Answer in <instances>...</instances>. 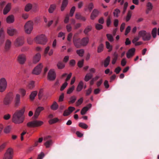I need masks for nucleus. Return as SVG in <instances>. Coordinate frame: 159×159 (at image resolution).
<instances>
[{"mask_svg":"<svg viewBox=\"0 0 159 159\" xmlns=\"http://www.w3.org/2000/svg\"><path fill=\"white\" fill-rule=\"evenodd\" d=\"M139 37H142V40L144 41H148L151 38V34L149 32H147L145 30H142L139 31L138 33Z\"/></svg>","mask_w":159,"mask_h":159,"instance_id":"1","label":"nucleus"},{"mask_svg":"<svg viewBox=\"0 0 159 159\" xmlns=\"http://www.w3.org/2000/svg\"><path fill=\"white\" fill-rule=\"evenodd\" d=\"M13 98V96L11 93H9L7 94L3 99V104L4 105L9 106L11 104Z\"/></svg>","mask_w":159,"mask_h":159,"instance_id":"2","label":"nucleus"},{"mask_svg":"<svg viewBox=\"0 0 159 159\" xmlns=\"http://www.w3.org/2000/svg\"><path fill=\"white\" fill-rule=\"evenodd\" d=\"M35 41L37 43L44 44L47 42V39L45 36L43 34L37 36L35 39Z\"/></svg>","mask_w":159,"mask_h":159,"instance_id":"3","label":"nucleus"},{"mask_svg":"<svg viewBox=\"0 0 159 159\" xmlns=\"http://www.w3.org/2000/svg\"><path fill=\"white\" fill-rule=\"evenodd\" d=\"M33 22L31 20H29L25 23V30L26 33L30 34L31 33L33 29Z\"/></svg>","mask_w":159,"mask_h":159,"instance_id":"4","label":"nucleus"},{"mask_svg":"<svg viewBox=\"0 0 159 159\" xmlns=\"http://www.w3.org/2000/svg\"><path fill=\"white\" fill-rule=\"evenodd\" d=\"M12 121L15 124L20 123V110H17L12 116Z\"/></svg>","mask_w":159,"mask_h":159,"instance_id":"5","label":"nucleus"},{"mask_svg":"<svg viewBox=\"0 0 159 159\" xmlns=\"http://www.w3.org/2000/svg\"><path fill=\"white\" fill-rule=\"evenodd\" d=\"M13 104L14 107L17 108L20 106V94L17 93L15 94L14 98Z\"/></svg>","mask_w":159,"mask_h":159,"instance_id":"6","label":"nucleus"},{"mask_svg":"<svg viewBox=\"0 0 159 159\" xmlns=\"http://www.w3.org/2000/svg\"><path fill=\"white\" fill-rule=\"evenodd\" d=\"M7 82L5 78H2L0 79V92L4 91L7 87Z\"/></svg>","mask_w":159,"mask_h":159,"instance_id":"7","label":"nucleus"},{"mask_svg":"<svg viewBox=\"0 0 159 159\" xmlns=\"http://www.w3.org/2000/svg\"><path fill=\"white\" fill-rule=\"evenodd\" d=\"M43 124V122L41 121L34 120L28 122L27 126L29 127H35L41 126Z\"/></svg>","mask_w":159,"mask_h":159,"instance_id":"8","label":"nucleus"},{"mask_svg":"<svg viewBox=\"0 0 159 159\" xmlns=\"http://www.w3.org/2000/svg\"><path fill=\"white\" fill-rule=\"evenodd\" d=\"M56 77V74L55 71L53 69H51L49 71L48 75V80L50 81L54 80Z\"/></svg>","mask_w":159,"mask_h":159,"instance_id":"9","label":"nucleus"},{"mask_svg":"<svg viewBox=\"0 0 159 159\" xmlns=\"http://www.w3.org/2000/svg\"><path fill=\"white\" fill-rule=\"evenodd\" d=\"M74 36L73 41L74 45L77 48H80L82 47L81 39L80 38H76Z\"/></svg>","mask_w":159,"mask_h":159,"instance_id":"10","label":"nucleus"},{"mask_svg":"<svg viewBox=\"0 0 159 159\" xmlns=\"http://www.w3.org/2000/svg\"><path fill=\"white\" fill-rule=\"evenodd\" d=\"M12 150L11 149H9L5 154L3 159H12Z\"/></svg>","mask_w":159,"mask_h":159,"instance_id":"11","label":"nucleus"},{"mask_svg":"<svg viewBox=\"0 0 159 159\" xmlns=\"http://www.w3.org/2000/svg\"><path fill=\"white\" fill-rule=\"evenodd\" d=\"M44 110V108L43 107L39 106L38 107L35 111L34 117V119H37L39 116L40 113Z\"/></svg>","mask_w":159,"mask_h":159,"instance_id":"12","label":"nucleus"},{"mask_svg":"<svg viewBox=\"0 0 159 159\" xmlns=\"http://www.w3.org/2000/svg\"><path fill=\"white\" fill-rule=\"evenodd\" d=\"M42 67L43 66L42 64H39L32 71L33 74L36 75L39 74L41 72Z\"/></svg>","mask_w":159,"mask_h":159,"instance_id":"13","label":"nucleus"},{"mask_svg":"<svg viewBox=\"0 0 159 159\" xmlns=\"http://www.w3.org/2000/svg\"><path fill=\"white\" fill-rule=\"evenodd\" d=\"M7 33L10 36H12L16 34L17 31L16 29L14 28H9L7 29Z\"/></svg>","mask_w":159,"mask_h":159,"instance_id":"14","label":"nucleus"},{"mask_svg":"<svg viewBox=\"0 0 159 159\" xmlns=\"http://www.w3.org/2000/svg\"><path fill=\"white\" fill-rule=\"evenodd\" d=\"M135 49L134 48H132L129 50L126 53V57L128 58L132 57L134 54Z\"/></svg>","mask_w":159,"mask_h":159,"instance_id":"15","label":"nucleus"},{"mask_svg":"<svg viewBox=\"0 0 159 159\" xmlns=\"http://www.w3.org/2000/svg\"><path fill=\"white\" fill-rule=\"evenodd\" d=\"M11 42L9 39L7 40L5 42L4 49L6 51L9 50L11 47Z\"/></svg>","mask_w":159,"mask_h":159,"instance_id":"16","label":"nucleus"},{"mask_svg":"<svg viewBox=\"0 0 159 159\" xmlns=\"http://www.w3.org/2000/svg\"><path fill=\"white\" fill-rule=\"evenodd\" d=\"M89 41V39L88 37H84L81 39L82 47H84L87 46Z\"/></svg>","mask_w":159,"mask_h":159,"instance_id":"17","label":"nucleus"},{"mask_svg":"<svg viewBox=\"0 0 159 159\" xmlns=\"http://www.w3.org/2000/svg\"><path fill=\"white\" fill-rule=\"evenodd\" d=\"M11 4V3H8L5 6L3 10L4 15H6L10 10Z\"/></svg>","mask_w":159,"mask_h":159,"instance_id":"18","label":"nucleus"},{"mask_svg":"<svg viewBox=\"0 0 159 159\" xmlns=\"http://www.w3.org/2000/svg\"><path fill=\"white\" fill-rule=\"evenodd\" d=\"M98 14L99 11L97 9H94L91 14L90 16L91 19L92 20H94L98 16Z\"/></svg>","mask_w":159,"mask_h":159,"instance_id":"19","label":"nucleus"},{"mask_svg":"<svg viewBox=\"0 0 159 159\" xmlns=\"http://www.w3.org/2000/svg\"><path fill=\"white\" fill-rule=\"evenodd\" d=\"M91 104H89L87 106L83 107L81 111V114L82 115H84L85 114L86 112L91 107Z\"/></svg>","mask_w":159,"mask_h":159,"instance_id":"20","label":"nucleus"},{"mask_svg":"<svg viewBox=\"0 0 159 159\" xmlns=\"http://www.w3.org/2000/svg\"><path fill=\"white\" fill-rule=\"evenodd\" d=\"M7 23L11 24L14 21V17L13 15H10L8 16L6 19Z\"/></svg>","mask_w":159,"mask_h":159,"instance_id":"21","label":"nucleus"},{"mask_svg":"<svg viewBox=\"0 0 159 159\" xmlns=\"http://www.w3.org/2000/svg\"><path fill=\"white\" fill-rule=\"evenodd\" d=\"M37 93L38 91H34L31 92L29 97L30 100L31 101H34Z\"/></svg>","mask_w":159,"mask_h":159,"instance_id":"22","label":"nucleus"},{"mask_svg":"<svg viewBox=\"0 0 159 159\" xmlns=\"http://www.w3.org/2000/svg\"><path fill=\"white\" fill-rule=\"evenodd\" d=\"M41 58V55L40 53H37L34 57L33 62L36 63L39 62Z\"/></svg>","mask_w":159,"mask_h":159,"instance_id":"23","label":"nucleus"},{"mask_svg":"<svg viewBox=\"0 0 159 159\" xmlns=\"http://www.w3.org/2000/svg\"><path fill=\"white\" fill-rule=\"evenodd\" d=\"M84 85V83L83 81H80L76 89V90L77 92L80 91L83 89Z\"/></svg>","mask_w":159,"mask_h":159,"instance_id":"24","label":"nucleus"},{"mask_svg":"<svg viewBox=\"0 0 159 159\" xmlns=\"http://www.w3.org/2000/svg\"><path fill=\"white\" fill-rule=\"evenodd\" d=\"M113 57L112 58L111 63L112 64H114L117 59L118 54L116 52H115L113 55Z\"/></svg>","mask_w":159,"mask_h":159,"instance_id":"25","label":"nucleus"},{"mask_svg":"<svg viewBox=\"0 0 159 159\" xmlns=\"http://www.w3.org/2000/svg\"><path fill=\"white\" fill-rule=\"evenodd\" d=\"M76 53L80 57H82L84 53V49H80L76 51Z\"/></svg>","mask_w":159,"mask_h":159,"instance_id":"26","label":"nucleus"},{"mask_svg":"<svg viewBox=\"0 0 159 159\" xmlns=\"http://www.w3.org/2000/svg\"><path fill=\"white\" fill-rule=\"evenodd\" d=\"M77 99V97L76 96L73 95L71 96L69 98V101H68V103L70 104L74 103Z\"/></svg>","mask_w":159,"mask_h":159,"instance_id":"27","label":"nucleus"},{"mask_svg":"<svg viewBox=\"0 0 159 159\" xmlns=\"http://www.w3.org/2000/svg\"><path fill=\"white\" fill-rule=\"evenodd\" d=\"M58 107V105L57 102L54 101L51 106V108L53 110H57Z\"/></svg>","mask_w":159,"mask_h":159,"instance_id":"28","label":"nucleus"},{"mask_svg":"<svg viewBox=\"0 0 159 159\" xmlns=\"http://www.w3.org/2000/svg\"><path fill=\"white\" fill-rule=\"evenodd\" d=\"M12 129V126L9 125L6 127L4 130V132L6 134H8L10 133Z\"/></svg>","mask_w":159,"mask_h":159,"instance_id":"29","label":"nucleus"},{"mask_svg":"<svg viewBox=\"0 0 159 159\" xmlns=\"http://www.w3.org/2000/svg\"><path fill=\"white\" fill-rule=\"evenodd\" d=\"M120 12V11L119 9H115L113 12L114 16L116 18L118 17L119 16Z\"/></svg>","mask_w":159,"mask_h":159,"instance_id":"30","label":"nucleus"},{"mask_svg":"<svg viewBox=\"0 0 159 159\" xmlns=\"http://www.w3.org/2000/svg\"><path fill=\"white\" fill-rule=\"evenodd\" d=\"M25 110V108H24L20 111V123L23 122L25 119V116L23 115Z\"/></svg>","mask_w":159,"mask_h":159,"instance_id":"31","label":"nucleus"},{"mask_svg":"<svg viewBox=\"0 0 159 159\" xmlns=\"http://www.w3.org/2000/svg\"><path fill=\"white\" fill-rule=\"evenodd\" d=\"M110 57L109 56L107 57L105 60L104 61V66L105 67H107L109 64Z\"/></svg>","mask_w":159,"mask_h":159,"instance_id":"32","label":"nucleus"},{"mask_svg":"<svg viewBox=\"0 0 159 159\" xmlns=\"http://www.w3.org/2000/svg\"><path fill=\"white\" fill-rule=\"evenodd\" d=\"M93 77V75L90 73H88L86 75L84 78V80L85 81H88L89 80L91 79Z\"/></svg>","mask_w":159,"mask_h":159,"instance_id":"33","label":"nucleus"},{"mask_svg":"<svg viewBox=\"0 0 159 159\" xmlns=\"http://www.w3.org/2000/svg\"><path fill=\"white\" fill-rule=\"evenodd\" d=\"M132 14V12L131 11H129L127 14L125 18V20L126 22L128 21L130 19Z\"/></svg>","mask_w":159,"mask_h":159,"instance_id":"34","label":"nucleus"},{"mask_svg":"<svg viewBox=\"0 0 159 159\" xmlns=\"http://www.w3.org/2000/svg\"><path fill=\"white\" fill-rule=\"evenodd\" d=\"M26 57L25 56L24 54L20 55V64H24L26 61Z\"/></svg>","mask_w":159,"mask_h":159,"instance_id":"35","label":"nucleus"},{"mask_svg":"<svg viewBox=\"0 0 159 159\" xmlns=\"http://www.w3.org/2000/svg\"><path fill=\"white\" fill-rule=\"evenodd\" d=\"M106 48L108 49V52H110L112 50V46L108 41L106 42Z\"/></svg>","mask_w":159,"mask_h":159,"instance_id":"36","label":"nucleus"},{"mask_svg":"<svg viewBox=\"0 0 159 159\" xmlns=\"http://www.w3.org/2000/svg\"><path fill=\"white\" fill-rule=\"evenodd\" d=\"M56 8V5L55 4L51 5L48 9V11L50 13H52Z\"/></svg>","mask_w":159,"mask_h":159,"instance_id":"37","label":"nucleus"},{"mask_svg":"<svg viewBox=\"0 0 159 159\" xmlns=\"http://www.w3.org/2000/svg\"><path fill=\"white\" fill-rule=\"evenodd\" d=\"M106 36L108 40L110 42H112L114 41V38L113 36L110 34H106Z\"/></svg>","mask_w":159,"mask_h":159,"instance_id":"38","label":"nucleus"},{"mask_svg":"<svg viewBox=\"0 0 159 159\" xmlns=\"http://www.w3.org/2000/svg\"><path fill=\"white\" fill-rule=\"evenodd\" d=\"M52 144V142L51 140H50L46 141L44 143V145L46 148H49Z\"/></svg>","mask_w":159,"mask_h":159,"instance_id":"39","label":"nucleus"},{"mask_svg":"<svg viewBox=\"0 0 159 159\" xmlns=\"http://www.w3.org/2000/svg\"><path fill=\"white\" fill-rule=\"evenodd\" d=\"M79 126L80 127L84 129H86L88 127V126L87 124L82 122L80 123L79 124Z\"/></svg>","mask_w":159,"mask_h":159,"instance_id":"40","label":"nucleus"},{"mask_svg":"<svg viewBox=\"0 0 159 159\" xmlns=\"http://www.w3.org/2000/svg\"><path fill=\"white\" fill-rule=\"evenodd\" d=\"M103 44H100L98 47L97 49V52L100 53L102 52L103 50Z\"/></svg>","mask_w":159,"mask_h":159,"instance_id":"41","label":"nucleus"},{"mask_svg":"<svg viewBox=\"0 0 159 159\" xmlns=\"http://www.w3.org/2000/svg\"><path fill=\"white\" fill-rule=\"evenodd\" d=\"M58 119L57 118H56L50 120L48 122L50 124H52L55 123L56 122H57L58 121Z\"/></svg>","mask_w":159,"mask_h":159,"instance_id":"42","label":"nucleus"},{"mask_svg":"<svg viewBox=\"0 0 159 159\" xmlns=\"http://www.w3.org/2000/svg\"><path fill=\"white\" fill-rule=\"evenodd\" d=\"M57 66L58 69H61L65 67V65L62 62H59L57 64Z\"/></svg>","mask_w":159,"mask_h":159,"instance_id":"43","label":"nucleus"},{"mask_svg":"<svg viewBox=\"0 0 159 159\" xmlns=\"http://www.w3.org/2000/svg\"><path fill=\"white\" fill-rule=\"evenodd\" d=\"M92 27L91 26H88L85 28L84 30V33L85 34H87L92 30Z\"/></svg>","mask_w":159,"mask_h":159,"instance_id":"44","label":"nucleus"},{"mask_svg":"<svg viewBox=\"0 0 159 159\" xmlns=\"http://www.w3.org/2000/svg\"><path fill=\"white\" fill-rule=\"evenodd\" d=\"M157 28H153L152 31V37L155 38L157 36Z\"/></svg>","mask_w":159,"mask_h":159,"instance_id":"45","label":"nucleus"},{"mask_svg":"<svg viewBox=\"0 0 159 159\" xmlns=\"http://www.w3.org/2000/svg\"><path fill=\"white\" fill-rule=\"evenodd\" d=\"M32 7V5L31 4L28 3L25 6V10L26 11H29Z\"/></svg>","mask_w":159,"mask_h":159,"instance_id":"46","label":"nucleus"},{"mask_svg":"<svg viewBox=\"0 0 159 159\" xmlns=\"http://www.w3.org/2000/svg\"><path fill=\"white\" fill-rule=\"evenodd\" d=\"M34 82L33 81H31L29 82L28 87L30 89H32L34 87Z\"/></svg>","mask_w":159,"mask_h":159,"instance_id":"47","label":"nucleus"},{"mask_svg":"<svg viewBox=\"0 0 159 159\" xmlns=\"http://www.w3.org/2000/svg\"><path fill=\"white\" fill-rule=\"evenodd\" d=\"M106 24L107 27H109L111 24V17L110 16H109L107 18Z\"/></svg>","mask_w":159,"mask_h":159,"instance_id":"48","label":"nucleus"},{"mask_svg":"<svg viewBox=\"0 0 159 159\" xmlns=\"http://www.w3.org/2000/svg\"><path fill=\"white\" fill-rule=\"evenodd\" d=\"M43 95V90L42 89H40L38 94V96L39 97V99H40L42 98Z\"/></svg>","mask_w":159,"mask_h":159,"instance_id":"49","label":"nucleus"},{"mask_svg":"<svg viewBox=\"0 0 159 159\" xmlns=\"http://www.w3.org/2000/svg\"><path fill=\"white\" fill-rule=\"evenodd\" d=\"M14 45L16 47H18L20 45V39L19 38H17L15 41Z\"/></svg>","mask_w":159,"mask_h":159,"instance_id":"50","label":"nucleus"},{"mask_svg":"<svg viewBox=\"0 0 159 159\" xmlns=\"http://www.w3.org/2000/svg\"><path fill=\"white\" fill-rule=\"evenodd\" d=\"M75 89V86H72L70 88L67 90V93L68 94H70Z\"/></svg>","mask_w":159,"mask_h":159,"instance_id":"51","label":"nucleus"},{"mask_svg":"<svg viewBox=\"0 0 159 159\" xmlns=\"http://www.w3.org/2000/svg\"><path fill=\"white\" fill-rule=\"evenodd\" d=\"M83 99L82 98H80L76 102V105L77 106H78L81 105L83 102Z\"/></svg>","mask_w":159,"mask_h":159,"instance_id":"52","label":"nucleus"},{"mask_svg":"<svg viewBox=\"0 0 159 159\" xmlns=\"http://www.w3.org/2000/svg\"><path fill=\"white\" fill-rule=\"evenodd\" d=\"M5 37L3 29L0 26V38Z\"/></svg>","mask_w":159,"mask_h":159,"instance_id":"53","label":"nucleus"},{"mask_svg":"<svg viewBox=\"0 0 159 159\" xmlns=\"http://www.w3.org/2000/svg\"><path fill=\"white\" fill-rule=\"evenodd\" d=\"M75 7H73L71 9L70 11V15L71 17H72L73 16L74 12L75 11Z\"/></svg>","mask_w":159,"mask_h":159,"instance_id":"54","label":"nucleus"},{"mask_svg":"<svg viewBox=\"0 0 159 159\" xmlns=\"http://www.w3.org/2000/svg\"><path fill=\"white\" fill-rule=\"evenodd\" d=\"M11 117V115L9 114H7L4 115L3 117L5 120H9Z\"/></svg>","mask_w":159,"mask_h":159,"instance_id":"55","label":"nucleus"},{"mask_svg":"<svg viewBox=\"0 0 159 159\" xmlns=\"http://www.w3.org/2000/svg\"><path fill=\"white\" fill-rule=\"evenodd\" d=\"M26 91L24 89H20V96L24 97L26 94Z\"/></svg>","mask_w":159,"mask_h":159,"instance_id":"56","label":"nucleus"},{"mask_svg":"<svg viewBox=\"0 0 159 159\" xmlns=\"http://www.w3.org/2000/svg\"><path fill=\"white\" fill-rule=\"evenodd\" d=\"M73 36V34L72 33H70L69 34L67 35V40L69 42H70L71 40V39L72 38V37Z\"/></svg>","mask_w":159,"mask_h":159,"instance_id":"57","label":"nucleus"},{"mask_svg":"<svg viewBox=\"0 0 159 159\" xmlns=\"http://www.w3.org/2000/svg\"><path fill=\"white\" fill-rule=\"evenodd\" d=\"M84 60L83 59L78 61V66L79 67L81 68L83 66L84 63Z\"/></svg>","mask_w":159,"mask_h":159,"instance_id":"58","label":"nucleus"},{"mask_svg":"<svg viewBox=\"0 0 159 159\" xmlns=\"http://www.w3.org/2000/svg\"><path fill=\"white\" fill-rule=\"evenodd\" d=\"M147 7H148V9L149 10H151L153 7V6L152 3L150 2H148L147 4Z\"/></svg>","mask_w":159,"mask_h":159,"instance_id":"59","label":"nucleus"},{"mask_svg":"<svg viewBox=\"0 0 159 159\" xmlns=\"http://www.w3.org/2000/svg\"><path fill=\"white\" fill-rule=\"evenodd\" d=\"M68 84L66 82H65L61 86V87L60 90L62 91H63L67 86Z\"/></svg>","mask_w":159,"mask_h":159,"instance_id":"60","label":"nucleus"},{"mask_svg":"<svg viewBox=\"0 0 159 159\" xmlns=\"http://www.w3.org/2000/svg\"><path fill=\"white\" fill-rule=\"evenodd\" d=\"M128 3H127V2H126L124 3V8H123V14H124L125 13L126 10L127 9V7H128Z\"/></svg>","mask_w":159,"mask_h":159,"instance_id":"61","label":"nucleus"},{"mask_svg":"<svg viewBox=\"0 0 159 159\" xmlns=\"http://www.w3.org/2000/svg\"><path fill=\"white\" fill-rule=\"evenodd\" d=\"M95 27L97 30H99L102 28L103 26L101 24H96Z\"/></svg>","mask_w":159,"mask_h":159,"instance_id":"62","label":"nucleus"},{"mask_svg":"<svg viewBox=\"0 0 159 159\" xmlns=\"http://www.w3.org/2000/svg\"><path fill=\"white\" fill-rule=\"evenodd\" d=\"M45 155L43 152H41L38 156L37 159H42Z\"/></svg>","mask_w":159,"mask_h":159,"instance_id":"63","label":"nucleus"},{"mask_svg":"<svg viewBox=\"0 0 159 159\" xmlns=\"http://www.w3.org/2000/svg\"><path fill=\"white\" fill-rule=\"evenodd\" d=\"M131 30V27L130 26H128L126 28L125 31V35H127L130 32Z\"/></svg>","mask_w":159,"mask_h":159,"instance_id":"64","label":"nucleus"}]
</instances>
